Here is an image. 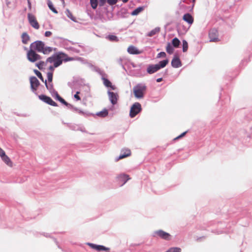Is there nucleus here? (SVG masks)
Returning a JSON list of instances; mask_svg holds the SVG:
<instances>
[{"label": "nucleus", "mask_w": 252, "mask_h": 252, "mask_svg": "<svg viewBox=\"0 0 252 252\" xmlns=\"http://www.w3.org/2000/svg\"><path fill=\"white\" fill-rule=\"evenodd\" d=\"M65 57L66 55L63 53H59L57 55H54L48 58L46 60V63H53L54 67H57L62 63L63 60L65 61L72 60L70 58H65Z\"/></svg>", "instance_id": "f257e3e1"}, {"label": "nucleus", "mask_w": 252, "mask_h": 252, "mask_svg": "<svg viewBox=\"0 0 252 252\" xmlns=\"http://www.w3.org/2000/svg\"><path fill=\"white\" fill-rule=\"evenodd\" d=\"M30 48L36 50L38 52L43 53L44 54H48L50 53L53 49L50 47H46L43 42L41 41H36L32 43L30 45Z\"/></svg>", "instance_id": "f03ea898"}, {"label": "nucleus", "mask_w": 252, "mask_h": 252, "mask_svg": "<svg viewBox=\"0 0 252 252\" xmlns=\"http://www.w3.org/2000/svg\"><path fill=\"white\" fill-rule=\"evenodd\" d=\"M147 90V87L145 84H138L133 88V92L134 96L138 99L144 97Z\"/></svg>", "instance_id": "7ed1b4c3"}, {"label": "nucleus", "mask_w": 252, "mask_h": 252, "mask_svg": "<svg viewBox=\"0 0 252 252\" xmlns=\"http://www.w3.org/2000/svg\"><path fill=\"white\" fill-rule=\"evenodd\" d=\"M168 63V60H165L160 61L158 64L154 65H150L148 66L147 69V71L149 74H153L158 70L160 69L161 68L164 67Z\"/></svg>", "instance_id": "20e7f679"}, {"label": "nucleus", "mask_w": 252, "mask_h": 252, "mask_svg": "<svg viewBox=\"0 0 252 252\" xmlns=\"http://www.w3.org/2000/svg\"><path fill=\"white\" fill-rule=\"evenodd\" d=\"M27 55L28 60L32 63L40 60L41 58V56L37 54L32 48L30 49Z\"/></svg>", "instance_id": "39448f33"}, {"label": "nucleus", "mask_w": 252, "mask_h": 252, "mask_svg": "<svg viewBox=\"0 0 252 252\" xmlns=\"http://www.w3.org/2000/svg\"><path fill=\"white\" fill-rule=\"evenodd\" d=\"M142 110L141 105L139 102H135L131 107L129 116L131 118L134 117Z\"/></svg>", "instance_id": "423d86ee"}, {"label": "nucleus", "mask_w": 252, "mask_h": 252, "mask_svg": "<svg viewBox=\"0 0 252 252\" xmlns=\"http://www.w3.org/2000/svg\"><path fill=\"white\" fill-rule=\"evenodd\" d=\"M154 236L156 237H159L166 240H169L171 239V235L170 234L162 230H158L155 231L154 232Z\"/></svg>", "instance_id": "0eeeda50"}, {"label": "nucleus", "mask_w": 252, "mask_h": 252, "mask_svg": "<svg viewBox=\"0 0 252 252\" xmlns=\"http://www.w3.org/2000/svg\"><path fill=\"white\" fill-rule=\"evenodd\" d=\"M219 32L216 29H211L209 32V37L210 42H218L220 39L218 37Z\"/></svg>", "instance_id": "6e6552de"}, {"label": "nucleus", "mask_w": 252, "mask_h": 252, "mask_svg": "<svg viewBox=\"0 0 252 252\" xmlns=\"http://www.w3.org/2000/svg\"><path fill=\"white\" fill-rule=\"evenodd\" d=\"M31 88L33 92H35L37 88L40 85V83L38 79L34 76L31 77L30 79Z\"/></svg>", "instance_id": "1a4fd4ad"}, {"label": "nucleus", "mask_w": 252, "mask_h": 252, "mask_svg": "<svg viewBox=\"0 0 252 252\" xmlns=\"http://www.w3.org/2000/svg\"><path fill=\"white\" fill-rule=\"evenodd\" d=\"M28 17L30 25L34 29H38L39 25L35 17L33 15L29 13L28 14Z\"/></svg>", "instance_id": "9d476101"}, {"label": "nucleus", "mask_w": 252, "mask_h": 252, "mask_svg": "<svg viewBox=\"0 0 252 252\" xmlns=\"http://www.w3.org/2000/svg\"><path fill=\"white\" fill-rule=\"evenodd\" d=\"M39 98L42 101H44V102L53 106H57L58 105L57 103H56L55 101H54L52 98L48 96H46L45 95H39L38 96Z\"/></svg>", "instance_id": "9b49d317"}, {"label": "nucleus", "mask_w": 252, "mask_h": 252, "mask_svg": "<svg viewBox=\"0 0 252 252\" xmlns=\"http://www.w3.org/2000/svg\"><path fill=\"white\" fill-rule=\"evenodd\" d=\"M34 72L35 74L37 75V76L43 82L45 83L46 88L49 90H52L53 89V84H49L48 85L47 83L46 80H44V78L42 75V74L38 71L37 70H34Z\"/></svg>", "instance_id": "f8f14e48"}, {"label": "nucleus", "mask_w": 252, "mask_h": 252, "mask_svg": "<svg viewBox=\"0 0 252 252\" xmlns=\"http://www.w3.org/2000/svg\"><path fill=\"white\" fill-rule=\"evenodd\" d=\"M108 95L109 99L113 105H115L117 103V100L119 97V96L117 94H116L114 92H108Z\"/></svg>", "instance_id": "ddd939ff"}, {"label": "nucleus", "mask_w": 252, "mask_h": 252, "mask_svg": "<svg viewBox=\"0 0 252 252\" xmlns=\"http://www.w3.org/2000/svg\"><path fill=\"white\" fill-rule=\"evenodd\" d=\"M122 152H124V154L120 155L119 157L116 159V161H118V160L125 158L128 157L131 155V151L128 149H124Z\"/></svg>", "instance_id": "4468645a"}, {"label": "nucleus", "mask_w": 252, "mask_h": 252, "mask_svg": "<svg viewBox=\"0 0 252 252\" xmlns=\"http://www.w3.org/2000/svg\"><path fill=\"white\" fill-rule=\"evenodd\" d=\"M89 245L91 247V248L98 251H109V248L105 247L101 245H96L93 244H89Z\"/></svg>", "instance_id": "2eb2a0df"}, {"label": "nucleus", "mask_w": 252, "mask_h": 252, "mask_svg": "<svg viewBox=\"0 0 252 252\" xmlns=\"http://www.w3.org/2000/svg\"><path fill=\"white\" fill-rule=\"evenodd\" d=\"M171 65L174 68H178L181 66V62L179 58L175 57L171 61Z\"/></svg>", "instance_id": "dca6fc26"}, {"label": "nucleus", "mask_w": 252, "mask_h": 252, "mask_svg": "<svg viewBox=\"0 0 252 252\" xmlns=\"http://www.w3.org/2000/svg\"><path fill=\"white\" fill-rule=\"evenodd\" d=\"M183 19L190 25L192 24L194 21L193 17L189 13L185 14L183 16Z\"/></svg>", "instance_id": "f3484780"}, {"label": "nucleus", "mask_w": 252, "mask_h": 252, "mask_svg": "<svg viewBox=\"0 0 252 252\" xmlns=\"http://www.w3.org/2000/svg\"><path fill=\"white\" fill-rule=\"evenodd\" d=\"M127 52L130 54H140L142 53L133 46H129L127 48Z\"/></svg>", "instance_id": "a211bd4d"}, {"label": "nucleus", "mask_w": 252, "mask_h": 252, "mask_svg": "<svg viewBox=\"0 0 252 252\" xmlns=\"http://www.w3.org/2000/svg\"><path fill=\"white\" fill-rule=\"evenodd\" d=\"M2 160L9 167L13 166V162L10 159V158L6 155L1 158Z\"/></svg>", "instance_id": "6ab92c4d"}, {"label": "nucleus", "mask_w": 252, "mask_h": 252, "mask_svg": "<svg viewBox=\"0 0 252 252\" xmlns=\"http://www.w3.org/2000/svg\"><path fill=\"white\" fill-rule=\"evenodd\" d=\"M21 37H22V41L23 43H24L25 44H27L30 39V37L29 35L26 32L23 33L22 34Z\"/></svg>", "instance_id": "aec40b11"}, {"label": "nucleus", "mask_w": 252, "mask_h": 252, "mask_svg": "<svg viewBox=\"0 0 252 252\" xmlns=\"http://www.w3.org/2000/svg\"><path fill=\"white\" fill-rule=\"evenodd\" d=\"M118 178L122 180V181H124V183L122 185V186L124 185L126 183V182L128 180H130V178L129 177V176L126 174H121L118 177Z\"/></svg>", "instance_id": "412c9836"}, {"label": "nucleus", "mask_w": 252, "mask_h": 252, "mask_svg": "<svg viewBox=\"0 0 252 252\" xmlns=\"http://www.w3.org/2000/svg\"><path fill=\"white\" fill-rule=\"evenodd\" d=\"M102 80L103 81V84L107 87H110L112 90H114L115 89L114 86L112 85L111 82L107 79L105 78H102Z\"/></svg>", "instance_id": "4be33fe9"}, {"label": "nucleus", "mask_w": 252, "mask_h": 252, "mask_svg": "<svg viewBox=\"0 0 252 252\" xmlns=\"http://www.w3.org/2000/svg\"><path fill=\"white\" fill-rule=\"evenodd\" d=\"M160 31V28H156L153 30H152L150 32H149L147 35L148 36L151 37L154 36V35L158 33Z\"/></svg>", "instance_id": "5701e85b"}, {"label": "nucleus", "mask_w": 252, "mask_h": 252, "mask_svg": "<svg viewBox=\"0 0 252 252\" xmlns=\"http://www.w3.org/2000/svg\"><path fill=\"white\" fill-rule=\"evenodd\" d=\"M166 52L169 54H172L174 52V49L170 43H168L166 47Z\"/></svg>", "instance_id": "b1692460"}, {"label": "nucleus", "mask_w": 252, "mask_h": 252, "mask_svg": "<svg viewBox=\"0 0 252 252\" xmlns=\"http://www.w3.org/2000/svg\"><path fill=\"white\" fill-rule=\"evenodd\" d=\"M172 44L174 47L177 48L180 44V41L178 38L175 37L172 39Z\"/></svg>", "instance_id": "393cba45"}, {"label": "nucleus", "mask_w": 252, "mask_h": 252, "mask_svg": "<svg viewBox=\"0 0 252 252\" xmlns=\"http://www.w3.org/2000/svg\"><path fill=\"white\" fill-rule=\"evenodd\" d=\"M108 112L107 110L104 109L102 111L99 112L97 113V115L101 117H105L108 115Z\"/></svg>", "instance_id": "a878e982"}, {"label": "nucleus", "mask_w": 252, "mask_h": 252, "mask_svg": "<svg viewBox=\"0 0 252 252\" xmlns=\"http://www.w3.org/2000/svg\"><path fill=\"white\" fill-rule=\"evenodd\" d=\"M56 97L59 101H60L61 103H63L65 105L67 106L68 105V103L63 98L60 96V95L58 93L56 94Z\"/></svg>", "instance_id": "bb28decb"}, {"label": "nucleus", "mask_w": 252, "mask_h": 252, "mask_svg": "<svg viewBox=\"0 0 252 252\" xmlns=\"http://www.w3.org/2000/svg\"><path fill=\"white\" fill-rule=\"evenodd\" d=\"M90 3L92 7L95 9L96 8L98 5L97 0H90Z\"/></svg>", "instance_id": "cd10ccee"}, {"label": "nucleus", "mask_w": 252, "mask_h": 252, "mask_svg": "<svg viewBox=\"0 0 252 252\" xmlns=\"http://www.w3.org/2000/svg\"><path fill=\"white\" fill-rule=\"evenodd\" d=\"M65 13L68 18H69L70 19H71L73 21H75V18L73 16L72 13L69 11V10L66 9L65 11Z\"/></svg>", "instance_id": "c85d7f7f"}, {"label": "nucleus", "mask_w": 252, "mask_h": 252, "mask_svg": "<svg viewBox=\"0 0 252 252\" xmlns=\"http://www.w3.org/2000/svg\"><path fill=\"white\" fill-rule=\"evenodd\" d=\"M48 7L50 8V9L51 10H52L54 13H58V11H57V10L54 7L52 3L51 2V1H48Z\"/></svg>", "instance_id": "c756f323"}, {"label": "nucleus", "mask_w": 252, "mask_h": 252, "mask_svg": "<svg viewBox=\"0 0 252 252\" xmlns=\"http://www.w3.org/2000/svg\"><path fill=\"white\" fill-rule=\"evenodd\" d=\"M107 38L111 41H119L118 37L116 36L113 35H108L107 37Z\"/></svg>", "instance_id": "7c9ffc66"}, {"label": "nucleus", "mask_w": 252, "mask_h": 252, "mask_svg": "<svg viewBox=\"0 0 252 252\" xmlns=\"http://www.w3.org/2000/svg\"><path fill=\"white\" fill-rule=\"evenodd\" d=\"M188 49V43L186 40L183 41V51L186 52Z\"/></svg>", "instance_id": "2f4dec72"}, {"label": "nucleus", "mask_w": 252, "mask_h": 252, "mask_svg": "<svg viewBox=\"0 0 252 252\" xmlns=\"http://www.w3.org/2000/svg\"><path fill=\"white\" fill-rule=\"evenodd\" d=\"M143 10L142 7H138L136 9H135L134 10H133L132 12V15H136L138 14H139L142 10Z\"/></svg>", "instance_id": "473e14b6"}, {"label": "nucleus", "mask_w": 252, "mask_h": 252, "mask_svg": "<svg viewBox=\"0 0 252 252\" xmlns=\"http://www.w3.org/2000/svg\"><path fill=\"white\" fill-rule=\"evenodd\" d=\"M181 249L179 248H171L166 252H181Z\"/></svg>", "instance_id": "72a5a7b5"}, {"label": "nucleus", "mask_w": 252, "mask_h": 252, "mask_svg": "<svg viewBox=\"0 0 252 252\" xmlns=\"http://www.w3.org/2000/svg\"><path fill=\"white\" fill-rule=\"evenodd\" d=\"M45 65V63H44V62H42V61H41L36 64V66L40 70L42 69Z\"/></svg>", "instance_id": "f704fd0d"}, {"label": "nucleus", "mask_w": 252, "mask_h": 252, "mask_svg": "<svg viewBox=\"0 0 252 252\" xmlns=\"http://www.w3.org/2000/svg\"><path fill=\"white\" fill-rule=\"evenodd\" d=\"M53 74L52 72H49L47 73V76L49 82H52L53 80Z\"/></svg>", "instance_id": "c9c22d12"}, {"label": "nucleus", "mask_w": 252, "mask_h": 252, "mask_svg": "<svg viewBox=\"0 0 252 252\" xmlns=\"http://www.w3.org/2000/svg\"><path fill=\"white\" fill-rule=\"evenodd\" d=\"M117 1H118V0H107V3L110 5L115 4L117 2Z\"/></svg>", "instance_id": "e433bc0d"}, {"label": "nucleus", "mask_w": 252, "mask_h": 252, "mask_svg": "<svg viewBox=\"0 0 252 252\" xmlns=\"http://www.w3.org/2000/svg\"><path fill=\"white\" fill-rule=\"evenodd\" d=\"M80 92L78 91L76 93V94L74 95V97L76 99V100L79 101L81 100L80 97L79 96V94H80Z\"/></svg>", "instance_id": "4c0bfd02"}, {"label": "nucleus", "mask_w": 252, "mask_h": 252, "mask_svg": "<svg viewBox=\"0 0 252 252\" xmlns=\"http://www.w3.org/2000/svg\"><path fill=\"white\" fill-rule=\"evenodd\" d=\"M166 56V54L164 52H160L158 54V58L160 57H165Z\"/></svg>", "instance_id": "58836bf2"}, {"label": "nucleus", "mask_w": 252, "mask_h": 252, "mask_svg": "<svg viewBox=\"0 0 252 252\" xmlns=\"http://www.w3.org/2000/svg\"><path fill=\"white\" fill-rule=\"evenodd\" d=\"M5 155H6L5 152L1 148H0V157L2 158Z\"/></svg>", "instance_id": "ea45409f"}, {"label": "nucleus", "mask_w": 252, "mask_h": 252, "mask_svg": "<svg viewBox=\"0 0 252 252\" xmlns=\"http://www.w3.org/2000/svg\"><path fill=\"white\" fill-rule=\"evenodd\" d=\"M187 132H184L183 133H182L181 134H180L179 136H178V137H177L176 138H175V140H176V139H178L179 138H181L182 137H183V136H184L185 135V134H186Z\"/></svg>", "instance_id": "a19ab883"}, {"label": "nucleus", "mask_w": 252, "mask_h": 252, "mask_svg": "<svg viewBox=\"0 0 252 252\" xmlns=\"http://www.w3.org/2000/svg\"><path fill=\"white\" fill-rule=\"evenodd\" d=\"M52 32L50 31H46L45 32V36L46 37H50L52 35Z\"/></svg>", "instance_id": "79ce46f5"}, {"label": "nucleus", "mask_w": 252, "mask_h": 252, "mask_svg": "<svg viewBox=\"0 0 252 252\" xmlns=\"http://www.w3.org/2000/svg\"><path fill=\"white\" fill-rule=\"evenodd\" d=\"M189 0L192 2V7L193 8L195 5L196 0Z\"/></svg>", "instance_id": "37998d69"}, {"label": "nucleus", "mask_w": 252, "mask_h": 252, "mask_svg": "<svg viewBox=\"0 0 252 252\" xmlns=\"http://www.w3.org/2000/svg\"><path fill=\"white\" fill-rule=\"evenodd\" d=\"M106 2V0H100V5L102 6Z\"/></svg>", "instance_id": "c03bdc74"}, {"label": "nucleus", "mask_w": 252, "mask_h": 252, "mask_svg": "<svg viewBox=\"0 0 252 252\" xmlns=\"http://www.w3.org/2000/svg\"><path fill=\"white\" fill-rule=\"evenodd\" d=\"M55 67H54V66H52V65H51V66L49 67V69L50 70H51V71H52H52H53V70H54V68H55Z\"/></svg>", "instance_id": "a18cd8bd"}, {"label": "nucleus", "mask_w": 252, "mask_h": 252, "mask_svg": "<svg viewBox=\"0 0 252 252\" xmlns=\"http://www.w3.org/2000/svg\"><path fill=\"white\" fill-rule=\"evenodd\" d=\"M162 78H158L157 79V82H158H158H160L161 81H162Z\"/></svg>", "instance_id": "49530a36"}, {"label": "nucleus", "mask_w": 252, "mask_h": 252, "mask_svg": "<svg viewBox=\"0 0 252 252\" xmlns=\"http://www.w3.org/2000/svg\"><path fill=\"white\" fill-rule=\"evenodd\" d=\"M28 4H29V6L30 8H31V4L30 0H28Z\"/></svg>", "instance_id": "de8ad7c7"}, {"label": "nucleus", "mask_w": 252, "mask_h": 252, "mask_svg": "<svg viewBox=\"0 0 252 252\" xmlns=\"http://www.w3.org/2000/svg\"><path fill=\"white\" fill-rule=\"evenodd\" d=\"M62 1L64 2V0H61Z\"/></svg>", "instance_id": "09e8293b"}]
</instances>
